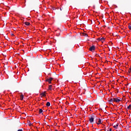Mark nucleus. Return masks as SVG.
<instances>
[{"label":"nucleus","mask_w":131,"mask_h":131,"mask_svg":"<svg viewBox=\"0 0 131 131\" xmlns=\"http://www.w3.org/2000/svg\"><path fill=\"white\" fill-rule=\"evenodd\" d=\"M17 131H23V129H18Z\"/></svg>","instance_id":"20"},{"label":"nucleus","mask_w":131,"mask_h":131,"mask_svg":"<svg viewBox=\"0 0 131 131\" xmlns=\"http://www.w3.org/2000/svg\"><path fill=\"white\" fill-rule=\"evenodd\" d=\"M78 69V67H77V66H75L73 63H71L69 68V72L72 74H75L77 72Z\"/></svg>","instance_id":"1"},{"label":"nucleus","mask_w":131,"mask_h":131,"mask_svg":"<svg viewBox=\"0 0 131 131\" xmlns=\"http://www.w3.org/2000/svg\"><path fill=\"white\" fill-rule=\"evenodd\" d=\"M95 123L97 125L101 124V120L100 119L96 118L95 120Z\"/></svg>","instance_id":"3"},{"label":"nucleus","mask_w":131,"mask_h":131,"mask_svg":"<svg viewBox=\"0 0 131 131\" xmlns=\"http://www.w3.org/2000/svg\"><path fill=\"white\" fill-rule=\"evenodd\" d=\"M114 126H119V124H117L116 125H115Z\"/></svg>","instance_id":"21"},{"label":"nucleus","mask_w":131,"mask_h":131,"mask_svg":"<svg viewBox=\"0 0 131 131\" xmlns=\"http://www.w3.org/2000/svg\"><path fill=\"white\" fill-rule=\"evenodd\" d=\"M105 27V26H103V28Z\"/></svg>","instance_id":"25"},{"label":"nucleus","mask_w":131,"mask_h":131,"mask_svg":"<svg viewBox=\"0 0 131 131\" xmlns=\"http://www.w3.org/2000/svg\"><path fill=\"white\" fill-rule=\"evenodd\" d=\"M114 128H115V129H117L118 128V126H114Z\"/></svg>","instance_id":"19"},{"label":"nucleus","mask_w":131,"mask_h":131,"mask_svg":"<svg viewBox=\"0 0 131 131\" xmlns=\"http://www.w3.org/2000/svg\"><path fill=\"white\" fill-rule=\"evenodd\" d=\"M126 109L127 110H131V104H129V105H128L127 106V107L126 108Z\"/></svg>","instance_id":"11"},{"label":"nucleus","mask_w":131,"mask_h":131,"mask_svg":"<svg viewBox=\"0 0 131 131\" xmlns=\"http://www.w3.org/2000/svg\"><path fill=\"white\" fill-rule=\"evenodd\" d=\"M108 131V130H107ZM110 131H112V128L110 129Z\"/></svg>","instance_id":"23"},{"label":"nucleus","mask_w":131,"mask_h":131,"mask_svg":"<svg viewBox=\"0 0 131 131\" xmlns=\"http://www.w3.org/2000/svg\"><path fill=\"white\" fill-rule=\"evenodd\" d=\"M20 100H23V99L24 98V95H21L20 96Z\"/></svg>","instance_id":"10"},{"label":"nucleus","mask_w":131,"mask_h":131,"mask_svg":"<svg viewBox=\"0 0 131 131\" xmlns=\"http://www.w3.org/2000/svg\"><path fill=\"white\" fill-rule=\"evenodd\" d=\"M45 94H46V92H44L40 94V96H41V97H45V96H46V95Z\"/></svg>","instance_id":"7"},{"label":"nucleus","mask_w":131,"mask_h":131,"mask_svg":"<svg viewBox=\"0 0 131 131\" xmlns=\"http://www.w3.org/2000/svg\"><path fill=\"white\" fill-rule=\"evenodd\" d=\"M24 24H25V25H26L27 26H29L30 25V23H28V22H25V23H24Z\"/></svg>","instance_id":"9"},{"label":"nucleus","mask_w":131,"mask_h":131,"mask_svg":"<svg viewBox=\"0 0 131 131\" xmlns=\"http://www.w3.org/2000/svg\"><path fill=\"white\" fill-rule=\"evenodd\" d=\"M56 131H57V130H56Z\"/></svg>","instance_id":"27"},{"label":"nucleus","mask_w":131,"mask_h":131,"mask_svg":"<svg viewBox=\"0 0 131 131\" xmlns=\"http://www.w3.org/2000/svg\"><path fill=\"white\" fill-rule=\"evenodd\" d=\"M114 100V102H119L120 101V99H118V98H112Z\"/></svg>","instance_id":"5"},{"label":"nucleus","mask_w":131,"mask_h":131,"mask_svg":"<svg viewBox=\"0 0 131 131\" xmlns=\"http://www.w3.org/2000/svg\"><path fill=\"white\" fill-rule=\"evenodd\" d=\"M94 118H95V116H94V114H92V115H91V116H90V119H89L90 123H93L94 120Z\"/></svg>","instance_id":"2"},{"label":"nucleus","mask_w":131,"mask_h":131,"mask_svg":"<svg viewBox=\"0 0 131 131\" xmlns=\"http://www.w3.org/2000/svg\"><path fill=\"white\" fill-rule=\"evenodd\" d=\"M11 35H12V36H14V34H12Z\"/></svg>","instance_id":"24"},{"label":"nucleus","mask_w":131,"mask_h":131,"mask_svg":"<svg viewBox=\"0 0 131 131\" xmlns=\"http://www.w3.org/2000/svg\"><path fill=\"white\" fill-rule=\"evenodd\" d=\"M84 36H85V37H88V34H86V33H84Z\"/></svg>","instance_id":"18"},{"label":"nucleus","mask_w":131,"mask_h":131,"mask_svg":"<svg viewBox=\"0 0 131 131\" xmlns=\"http://www.w3.org/2000/svg\"><path fill=\"white\" fill-rule=\"evenodd\" d=\"M52 88V85H49V90H51Z\"/></svg>","instance_id":"16"},{"label":"nucleus","mask_w":131,"mask_h":131,"mask_svg":"<svg viewBox=\"0 0 131 131\" xmlns=\"http://www.w3.org/2000/svg\"><path fill=\"white\" fill-rule=\"evenodd\" d=\"M53 79V78H50L46 79V81L48 82V83L49 84H51V81H52Z\"/></svg>","instance_id":"4"},{"label":"nucleus","mask_w":131,"mask_h":131,"mask_svg":"<svg viewBox=\"0 0 131 131\" xmlns=\"http://www.w3.org/2000/svg\"><path fill=\"white\" fill-rule=\"evenodd\" d=\"M128 29L131 30V25L130 24H128Z\"/></svg>","instance_id":"14"},{"label":"nucleus","mask_w":131,"mask_h":131,"mask_svg":"<svg viewBox=\"0 0 131 131\" xmlns=\"http://www.w3.org/2000/svg\"><path fill=\"white\" fill-rule=\"evenodd\" d=\"M97 40H98L99 41H104V40H105V38H103V37H102V38H97Z\"/></svg>","instance_id":"8"},{"label":"nucleus","mask_w":131,"mask_h":131,"mask_svg":"<svg viewBox=\"0 0 131 131\" xmlns=\"http://www.w3.org/2000/svg\"><path fill=\"white\" fill-rule=\"evenodd\" d=\"M60 11H62V9L60 8Z\"/></svg>","instance_id":"26"},{"label":"nucleus","mask_w":131,"mask_h":131,"mask_svg":"<svg viewBox=\"0 0 131 131\" xmlns=\"http://www.w3.org/2000/svg\"><path fill=\"white\" fill-rule=\"evenodd\" d=\"M128 73H130V70L128 71Z\"/></svg>","instance_id":"22"},{"label":"nucleus","mask_w":131,"mask_h":131,"mask_svg":"<svg viewBox=\"0 0 131 131\" xmlns=\"http://www.w3.org/2000/svg\"><path fill=\"white\" fill-rule=\"evenodd\" d=\"M28 125L31 126V125H32V124H31V122L30 121H29V122H28Z\"/></svg>","instance_id":"17"},{"label":"nucleus","mask_w":131,"mask_h":131,"mask_svg":"<svg viewBox=\"0 0 131 131\" xmlns=\"http://www.w3.org/2000/svg\"><path fill=\"white\" fill-rule=\"evenodd\" d=\"M43 112V110L42 109H39V114H41Z\"/></svg>","instance_id":"13"},{"label":"nucleus","mask_w":131,"mask_h":131,"mask_svg":"<svg viewBox=\"0 0 131 131\" xmlns=\"http://www.w3.org/2000/svg\"><path fill=\"white\" fill-rule=\"evenodd\" d=\"M95 49L94 46H92L91 47H90V51L91 52H93V51H94V49Z\"/></svg>","instance_id":"6"},{"label":"nucleus","mask_w":131,"mask_h":131,"mask_svg":"<svg viewBox=\"0 0 131 131\" xmlns=\"http://www.w3.org/2000/svg\"><path fill=\"white\" fill-rule=\"evenodd\" d=\"M109 102H110V103H112V102H114V100L113 99V98H111V100H110Z\"/></svg>","instance_id":"15"},{"label":"nucleus","mask_w":131,"mask_h":131,"mask_svg":"<svg viewBox=\"0 0 131 131\" xmlns=\"http://www.w3.org/2000/svg\"><path fill=\"white\" fill-rule=\"evenodd\" d=\"M46 106H47V107H49L50 106V102H48L46 103Z\"/></svg>","instance_id":"12"}]
</instances>
